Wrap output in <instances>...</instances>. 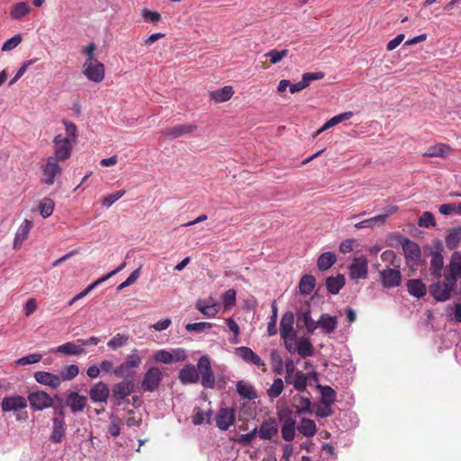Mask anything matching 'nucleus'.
Here are the masks:
<instances>
[{
  "label": "nucleus",
  "instance_id": "052dcab7",
  "mask_svg": "<svg viewBox=\"0 0 461 461\" xmlns=\"http://www.w3.org/2000/svg\"><path fill=\"white\" fill-rule=\"evenodd\" d=\"M418 225L422 228H429L436 225L434 215L430 212H425L419 218Z\"/></svg>",
  "mask_w": 461,
  "mask_h": 461
},
{
  "label": "nucleus",
  "instance_id": "774afa93",
  "mask_svg": "<svg viewBox=\"0 0 461 461\" xmlns=\"http://www.w3.org/2000/svg\"><path fill=\"white\" fill-rule=\"evenodd\" d=\"M212 326L210 322H194L188 323L185 325V330L188 331L203 332L206 330L211 329Z\"/></svg>",
  "mask_w": 461,
  "mask_h": 461
},
{
  "label": "nucleus",
  "instance_id": "603ef678",
  "mask_svg": "<svg viewBox=\"0 0 461 461\" xmlns=\"http://www.w3.org/2000/svg\"><path fill=\"white\" fill-rule=\"evenodd\" d=\"M78 366L73 364L65 366L64 369L60 372L59 376L61 377V381H71L78 375Z\"/></svg>",
  "mask_w": 461,
  "mask_h": 461
},
{
  "label": "nucleus",
  "instance_id": "49530a36",
  "mask_svg": "<svg viewBox=\"0 0 461 461\" xmlns=\"http://www.w3.org/2000/svg\"><path fill=\"white\" fill-rule=\"evenodd\" d=\"M308 384V375L303 371L297 370L294 373V387L298 392H303Z\"/></svg>",
  "mask_w": 461,
  "mask_h": 461
},
{
  "label": "nucleus",
  "instance_id": "473e14b6",
  "mask_svg": "<svg viewBox=\"0 0 461 461\" xmlns=\"http://www.w3.org/2000/svg\"><path fill=\"white\" fill-rule=\"evenodd\" d=\"M56 351L69 356H78L86 353L80 343L67 342L56 348Z\"/></svg>",
  "mask_w": 461,
  "mask_h": 461
},
{
  "label": "nucleus",
  "instance_id": "39448f33",
  "mask_svg": "<svg viewBox=\"0 0 461 461\" xmlns=\"http://www.w3.org/2000/svg\"><path fill=\"white\" fill-rule=\"evenodd\" d=\"M55 398H52L44 391H34L28 394V400L31 407L34 411H43L51 408Z\"/></svg>",
  "mask_w": 461,
  "mask_h": 461
},
{
  "label": "nucleus",
  "instance_id": "2f4dec72",
  "mask_svg": "<svg viewBox=\"0 0 461 461\" xmlns=\"http://www.w3.org/2000/svg\"><path fill=\"white\" fill-rule=\"evenodd\" d=\"M311 400L308 397L295 395L294 396L293 407L295 409V412L298 415L304 413H312L311 410Z\"/></svg>",
  "mask_w": 461,
  "mask_h": 461
},
{
  "label": "nucleus",
  "instance_id": "a878e982",
  "mask_svg": "<svg viewBox=\"0 0 461 461\" xmlns=\"http://www.w3.org/2000/svg\"><path fill=\"white\" fill-rule=\"evenodd\" d=\"M443 268V256L438 251L431 252L429 275L434 278H441Z\"/></svg>",
  "mask_w": 461,
  "mask_h": 461
},
{
  "label": "nucleus",
  "instance_id": "a211bd4d",
  "mask_svg": "<svg viewBox=\"0 0 461 461\" xmlns=\"http://www.w3.org/2000/svg\"><path fill=\"white\" fill-rule=\"evenodd\" d=\"M110 395V390L106 384L98 382L89 390V396L94 402H106Z\"/></svg>",
  "mask_w": 461,
  "mask_h": 461
},
{
  "label": "nucleus",
  "instance_id": "c9c22d12",
  "mask_svg": "<svg viewBox=\"0 0 461 461\" xmlns=\"http://www.w3.org/2000/svg\"><path fill=\"white\" fill-rule=\"evenodd\" d=\"M337 261V256L333 252H324L322 253L317 260L318 269L321 271L328 270Z\"/></svg>",
  "mask_w": 461,
  "mask_h": 461
},
{
  "label": "nucleus",
  "instance_id": "c03bdc74",
  "mask_svg": "<svg viewBox=\"0 0 461 461\" xmlns=\"http://www.w3.org/2000/svg\"><path fill=\"white\" fill-rule=\"evenodd\" d=\"M317 388L321 394V402L333 404L336 401V392L329 385L319 384Z\"/></svg>",
  "mask_w": 461,
  "mask_h": 461
},
{
  "label": "nucleus",
  "instance_id": "69168bd1",
  "mask_svg": "<svg viewBox=\"0 0 461 461\" xmlns=\"http://www.w3.org/2000/svg\"><path fill=\"white\" fill-rule=\"evenodd\" d=\"M288 54V50H272L268 51L266 56L270 58V62L272 64H276L279 61H281L285 57H286Z\"/></svg>",
  "mask_w": 461,
  "mask_h": 461
},
{
  "label": "nucleus",
  "instance_id": "7c9ffc66",
  "mask_svg": "<svg viewBox=\"0 0 461 461\" xmlns=\"http://www.w3.org/2000/svg\"><path fill=\"white\" fill-rule=\"evenodd\" d=\"M295 425H296V421H295L294 418L289 416L285 419L282 429H281V433H282V438L285 441H292L294 439V435H295Z\"/></svg>",
  "mask_w": 461,
  "mask_h": 461
},
{
  "label": "nucleus",
  "instance_id": "4c0bfd02",
  "mask_svg": "<svg viewBox=\"0 0 461 461\" xmlns=\"http://www.w3.org/2000/svg\"><path fill=\"white\" fill-rule=\"evenodd\" d=\"M446 271L449 272L456 280L461 276V255L459 252H454L452 254L450 262L446 267Z\"/></svg>",
  "mask_w": 461,
  "mask_h": 461
},
{
  "label": "nucleus",
  "instance_id": "0e129e2a",
  "mask_svg": "<svg viewBox=\"0 0 461 461\" xmlns=\"http://www.w3.org/2000/svg\"><path fill=\"white\" fill-rule=\"evenodd\" d=\"M153 357L156 361L161 362L163 364L173 363L171 352L165 350V349H160V350H158L157 352H155Z\"/></svg>",
  "mask_w": 461,
  "mask_h": 461
},
{
  "label": "nucleus",
  "instance_id": "c85d7f7f",
  "mask_svg": "<svg viewBox=\"0 0 461 461\" xmlns=\"http://www.w3.org/2000/svg\"><path fill=\"white\" fill-rule=\"evenodd\" d=\"M296 351L303 358L312 357L314 349L310 339L307 337L299 338L296 343Z\"/></svg>",
  "mask_w": 461,
  "mask_h": 461
},
{
  "label": "nucleus",
  "instance_id": "8fccbe9b",
  "mask_svg": "<svg viewBox=\"0 0 461 461\" xmlns=\"http://www.w3.org/2000/svg\"><path fill=\"white\" fill-rule=\"evenodd\" d=\"M129 341V336L122 333H118L109 339L107 346L112 349H117L122 346H125Z\"/></svg>",
  "mask_w": 461,
  "mask_h": 461
},
{
  "label": "nucleus",
  "instance_id": "4468645a",
  "mask_svg": "<svg viewBox=\"0 0 461 461\" xmlns=\"http://www.w3.org/2000/svg\"><path fill=\"white\" fill-rule=\"evenodd\" d=\"M235 410L233 408H221L216 416V425L221 430H227L235 421Z\"/></svg>",
  "mask_w": 461,
  "mask_h": 461
},
{
  "label": "nucleus",
  "instance_id": "6ab92c4d",
  "mask_svg": "<svg viewBox=\"0 0 461 461\" xmlns=\"http://www.w3.org/2000/svg\"><path fill=\"white\" fill-rule=\"evenodd\" d=\"M196 308L208 318L214 317L220 311V305L215 303L212 297L198 300L196 303Z\"/></svg>",
  "mask_w": 461,
  "mask_h": 461
},
{
  "label": "nucleus",
  "instance_id": "f8f14e48",
  "mask_svg": "<svg viewBox=\"0 0 461 461\" xmlns=\"http://www.w3.org/2000/svg\"><path fill=\"white\" fill-rule=\"evenodd\" d=\"M3 411H17L27 407V400L21 395L5 397L1 402Z\"/></svg>",
  "mask_w": 461,
  "mask_h": 461
},
{
  "label": "nucleus",
  "instance_id": "3c124183",
  "mask_svg": "<svg viewBox=\"0 0 461 461\" xmlns=\"http://www.w3.org/2000/svg\"><path fill=\"white\" fill-rule=\"evenodd\" d=\"M123 363L130 369L139 367L141 364V357L139 355V350L137 348H133Z\"/></svg>",
  "mask_w": 461,
  "mask_h": 461
},
{
  "label": "nucleus",
  "instance_id": "864d4df0",
  "mask_svg": "<svg viewBox=\"0 0 461 461\" xmlns=\"http://www.w3.org/2000/svg\"><path fill=\"white\" fill-rule=\"evenodd\" d=\"M272 316L267 323V332L269 336H274L277 333L276 320H277V306L276 302L272 303Z\"/></svg>",
  "mask_w": 461,
  "mask_h": 461
},
{
  "label": "nucleus",
  "instance_id": "e433bc0d",
  "mask_svg": "<svg viewBox=\"0 0 461 461\" xmlns=\"http://www.w3.org/2000/svg\"><path fill=\"white\" fill-rule=\"evenodd\" d=\"M352 117H353L352 112H345V113H339L338 115H335L332 118H330L329 121H327L323 124V126L318 130L316 134H320L322 131H326V130H328L344 121L351 119Z\"/></svg>",
  "mask_w": 461,
  "mask_h": 461
},
{
  "label": "nucleus",
  "instance_id": "dca6fc26",
  "mask_svg": "<svg viewBox=\"0 0 461 461\" xmlns=\"http://www.w3.org/2000/svg\"><path fill=\"white\" fill-rule=\"evenodd\" d=\"M51 422L52 428L50 435V440L55 444L61 443L66 435L67 424L61 418H52Z\"/></svg>",
  "mask_w": 461,
  "mask_h": 461
},
{
  "label": "nucleus",
  "instance_id": "de8ad7c7",
  "mask_svg": "<svg viewBox=\"0 0 461 461\" xmlns=\"http://www.w3.org/2000/svg\"><path fill=\"white\" fill-rule=\"evenodd\" d=\"M284 390V381L281 378L274 379L272 385L267 389V393L270 399L277 398Z\"/></svg>",
  "mask_w": 461,
  "mask_h": 461
},
{
  "label": "nucleus",
  "instance_id": "79ce46f5",
  "mask_svg": "<svg viewBox=\"0 0 461 461\" xmlns=\"http://www.w3.org/2000/svg\"><path fill=\"white\" fill-rule=\"evenodd\" d=\"M315 286V278L312 275H305L301 278L299 289L302 294H310Z\"/></svg>",
  "mask_w": 461,
  "mask_h": 461
},
{
  "label": "nucleus",
  "instance_id": "9b49d317",
  "mask_svg": "<svg viewBox=\"0 0 461 461\" xmlns=\"http://www.w3.org/2000/svg\"><path fill=\"white\" fill-rule=\"evenodd\" d=\"M87 404V398L79 394L77 392H69L65 399V405L68 407L73 413L83 411Z\"/></svg>",
  "mask_w": 461,
  "mask_h": 461
},
{
  "label": "nucleus",
  "instance_id": "6e6d98bb",
  "mask_svg": "<svg viewBox=\"0 0 461 461\" xmlns=\"http://www.w3.org/2000/svg\"><path fill=\"white\" fill-rule=\"evenodd\" d=\"M381 258L384 262L390 263L393 267L400 268L401 259L397 258L394 251L387 249L381 255Z\"/></svg>",
  "mask_w": 461,
  "mask_h": 461
},
{
  "label": "nucleus",
  "instance_id": "09e8293b",
  "mask_svg": "<svg viewBox=\"0 0 461 461\" xmlns=\"http://www.w3.org/2000/svg\"><path fill=\"white\" fill-rule=\"evenodd\" d=\"M386 219V215H376L375 217L364 220L355 224L357 229L372 228L376 223H384Z\"/></svg>",
  "mask_w": 461,
  "mask_h": 461
},
{
  "label": "nucleus",
  "instance_id": "9d476101",
  "mask_svg": "<svg viewBox=\"0 0 461 461\" xmlns=\"http://www.w3.org/2000/svg\"><path fill=\"white\" fill-rule=\"evenodd\" d=\"M368 263L366 257L355 258L349 266V275L352 279H365L367 276Z\"/></svg>",
  "mask_w": 461,
  "mask_h": 461
},
{
  "label": "nucleus",
  "instance_id": "423d86ee",
  "mask_svg": "<svg viewBox=\"0 0 461 461\" xmlns=\"http://www.w3.org/2000/svg\"><path fill=\"white\" fill-rule=\"evenodd\" d=\"M83 74L88 80L100 83L104 78V65L99 60L85 61L83 64Z\"/></svg>",
  "mask_w": 461,
  "mask_h": 461
},
{
  "label": "nucleus",
  "instance_id": "a18cd8bd",
  "mask_svg": "<svg viewBox=\"0 0 461 461\" xmlns=\"http://www.w3.org/2000/svg\"><path fill=\"white\" fill-rule=\"evenodd\" d=\"M298 321H302L304 324L307 332L311 334H312L318 328V321H314L312 319L311 312L309 310L298 317Z\"/></svg>",
  "mask_w": 461,
  "mask_h": 461
},
{
  "label": "nucleus",
  "instance_id": "5701e85b",
  "mask_svg": "<svg viewBox=\"0 0 461 461\" xmlns=\"http://www.w3.org/2000/svg\"><path fill=\"white\" fill-rule=\"evenodd\" d=\"M197 126L195 124H180L171 128L165 129L162 133L171 139H176L185 134H188L196 131Z\"/></svg>",
  "mask_w": 461,
  "mask_h": 461
},
{
  "label": "nucleus",
  "instance_id": "37998d69",
  "mask_svg": "<svg viewBox=\"0 0 461 461\" xmlns=\"http://www.w3.org/2000/svg\"><path fill=\"white\" fill-rule=\"evenodd\" d=\"M55 203L52 199L45 197L39 203V212L43 218L50 217L54 211Z\"/></svg>",
  "mask_w": 461,
  "mask_h": 461
},
{
  "label": "nucleus",
  "instance_id": "0eeeda50",
  "mask_svg": "<svg viewBox=\"0 0 461 461\" xmlns=\"http://www.w3.org/2000/svg\"><path fill=\"white\" fill-rule=\"evenodd\" d=\"M379 277L382 285L388 289L399 286L402 279L400 268L396 267H386L379 271Z\"/></svg>",
  "mask_w": 461,
  "mask_h": 461
},
{
  "label": "nucleus",
  "instance_id": "aec40b11",
  "mask_svg": "<svg viewBox=\"0 0 461 461\" xmlns=\"http://www.w3.org/2000/svg\"><path fill=\"white\" fill-rule=\"evenodd\" d=\"M33 226L32 221L25 219L16 230L14 239V249L21 248L23 242L28 239L29 233Z\"/></svg>",
  "mask_w": 461,
  "mask_h": 461
},
{
  "label": "nucleus",
  "instance_id": "cd10ccee",
  "mask_svg": "<svg viewBox=\"0 0 461 461\" xmlns=\"http://www.w3.org/2000/svg\"><path fill=\"white\" fill-rule=\"evenodd\" d=\"M338 325V319L335 316H330L327 313L321 315L318 320V327H321L327 334L333 332Z\"/></svg>",
  "mask_w": 461,
  "mask_h": 461
},
{
  "label": "nucleus",
  "instance_id": "4d7b16f0",
  "mask_svg": "<svg viewBox=\"0 0 461 461\" xmlns=\"http://www.w3.org/2000/svg\"><path fill=\"white\" fill-rule=\"evenodd\" d=\"M271 362L273 366V372L276 375H282L284 370L285 361H283L281 356L277 352H272Z\"/></svg>",
  "mask_w": 461,
  "mask_h": 461
},
{
  "label": "nucleus",
  "instance_id": "4be33fe9",
  "mask_svg": "<svg viewBox=\"0 0 461 461\" xmlns=\"http://www.w3.org/2000/svg\"><path fill=\"white\" fill-rule=\"evenodd\" d=\"M452 149L449 145L445 143H437L429 146L428 149L422 154L425 158H446L448 157Z\"/></svg>",
  "mask_w": 461,
  "mask_h": 461
},
{
  "label": "nucleus",
  "instance_id": "72a5a7b5",
  "mask_svg": "<svg viewBox=\"0 0 461 461\" xmlns=\"http://www.w3.org/2000/svg\"><path fill=\"white\" fill-rule=\"evenodd\" d=\"M237 393L243 399L253 400L257 395V392L254 387L248 382L239 381L236 384Z\"/></svg>",
  "mask_w": 461,
  "mask_h": 461
},
{
  "label": "nucleus",
  "instance_id": "1a4fd4ad",
  "mask_svg": "<svg viewBox=\"0 0 461 461\" xmlns=\"http://www.w3.org/2000/svg\"><path fill=\"white\" fill-rule=\"evenodd\" d=\"M134 391V383L132 380H123L113 387V397L116 400V404L121 405L122 402L125 400Z\"/></svg>",
  "mask_w": 461,
  "mask_h": 461
},
{
  "label": "nucleus",
  "instance_id": "c756f323",
  "mask_svg": "<svg viewBox=\"0 0 461 461\" xmlns=\"http://www.w3.org/2000/svg\"><path fill=\"white\" fill-rule=\"evenodd\" d=\"M209 95L211 99L214 100L216 103H223L232 97L234 95V90L232 86H226L215 91L210 92Z\"/></svg>",
  "mask_w": 461,
  "mask_h": 461
},
{
  "label": "nucleus",
  "instance_id": "f704fd0d",
  "mask_svg": "<svg viewBox=\"0 0 461 461\" xmlns=\"http://www.w3.org/2000/svg\"><path fill=\"white\" fill-rule=\"evenodd\" d=\"M345 285V277L343 275L339 274L336 276H330L326 279V287L327 290L332 294H339V290Z\"/></svg>",
  "mask_w": 461,
  "mask_h": 461
},
{
  "label": "nucleus",
  "instance_id": "412c9836",
  "mask_svg": "<svg viewBox=\"0 0 461 461\" xmlns=\"http://www.w3.org/2000/svg\"><path fill=\"white\" fill-rule=\"evenodd\" d=\"M294 316L290 311L285 312L280 321V336L285 338L288 336H296L294 329Z\"/></svg>",
  "mask_w": 461,
  "mask_h": 461
},
{
  "label": "nucleus",
  "instance_id": "393cba45",
  "mask_svg": "<svg viewBox=\"0 0 461 461\" xmlns=\"http://www.w3.org/2000/svg\"><path fill=\"white\" fill-rule=\"evenodd\" d=\"M180 382L184 384H195L199 380V373L194 366L185 365L178 374Z\"/></svg>",
  "mask_w": 461,
  "mask_h": 461
},
{
  "label": "nucleus",
  "instance_id": "680f3d73",
  "mask_svg": "<svg viewBox=\"0 0 461 461\" xmlns=\"http://www.w3.org/2000/svg\"><path fill=\"white\" fill-rule=\"evenodd\" d=\"M221 299L225 309L231 308L236 303L235 290L229 289L222 294Z\"/></svg>",
  "mask_w": 461,
  "mask_h": 461
},
{
  "label": "nucleus",
  "instance_id": "ea45409f",
  "mask_svg": "<svg viewBox=\"0 0 461 461\" xmlns=\"http://www.w3.org/2000/svg\"><path fill=\"white\" fill-rule=\"evenodd\" d=\"M31 11V7L26 2H20L14 5L11 11L10 16L14 20H21L24 16H26Z\"/></svg>",
  "mask_w": 461,
  "mask_h": 461
},
{
  "label": "nucleus",
  "instance_id": "7ed1b4c3",
  "mask_svg": "<svg viewBox=\"0 0 461 461\" xmlns=\"http://www.w3.org/2000/svg\"><path fill=\"white\" fill-rule=\"evenodd\" d=\"M73 142L61 134L56 135L53 139L54 156L51 157L57 158L59 161L68 159L71 157Z\"/></svg>",
  "mask_w": 461,
  "mask_h": 461
},
{
  "label": "nucleus",
  "instance_id": "bf43d9fd",
  "mask_svg": "<svg viewBox=\"0 0 461 461\" xmlns=\"http://www.w3.org/2000/svg\"><path fill=\"white\" fill-rule=\"evenodd\" d=\"M125 190H119L114 192L113 194H111L109 195H106L104 197L102 201V204L109 208L111 207L116 201H118L120 198H122L125 194Z\"/></svg>",
  "mask_w": 461,
  "mask_h": 461
},
{
  "label": "nucleus",
  "instance_id": "f03ea898",
  "mask_svg": "<svg viewBox=\"0 0 461 461\" xmlns=\"http://www.w3.org/2000/svg\"><path fill=\"white\" fill-rule=\"evenodd\" d=\"M197 371L201 375V384L204 388L212 389L215 386V376L211 367V362L208 356H203L197 363Z\"/></svg>",
  "mask_w": 461,
  "mask_h": 461
},
{
  "label": "nucleus",
  "instance_id": "58836bf2",
  "mask_svg": "<svg viewBox=\"0 0 461 461\" xmlns=\"http://www.w3.org/2000/svg\"><path fill=\"white\" fill-rule=\"evenodd\" d=\"M461 240V227H455L447 231L445 242L449 249H455Z\"/></svg>",
  "mask_w": 461,
  "mask_h": 461
},
{
  "label": "nucleus",
  "instance_id": "bb28decb",
  "mask_svg": "<svg viewBox=\"0 0 461 461\" xmlns=\"http://www.w3.org/2000/svg\"><path fill=\"white\" fill-rule=\"evenodd\" d=\"M407 291L410 294L420 298L427 293V287L420 279H410L406 282Z\"/></svg>",
  "mask_w": 461,
  "mask_h": 461
},
{
  "label": "nucleus",
  "instance_id": "f257e3e1",
  "mask_svg": "<svg viewBox=\"0 0 461 461\" xmlns=\"http://www.w3.org/2000/svg\"><path fill=\"white\" fill-rule=\"evenodd\" d=\"M437 283L429 285V292L431 295L439 302L447 301L450 298L451 292L456 286V280L449 273L445 272L444 278H437Z\"/></svg>",
  "mask_w": 461,
  "mask_h": 461
},
{
  "label": "nucleus",
  "instance_id": "6e6552de",
  "mask_svg": "<svg viewBox=\"0 0 461 461\" xmlns=\"http://www.w3.org/2000/svg\"><path fill=\"white\" fill-rule=\"evenodd\" d=\"M162 373L158 367H150L144 374L141 387L146 392L157 390L162 381Z\"/></svg>",
  "mask_w": 461,
  "mask_h": 461
},
{
  "label": "nucleus",
  "instance_id": "5fc2aeb1",
  "mask_svg": "<svg viewBox=\"0 0 461 461\" xmlns=\"http://www.w3.org/2000/svg\"><path fill=\"white\" fill-rule=\"evenodd\" d=\"M194 414L193 415V423L194 425H201L203 424L205 420H207V422H210V419H211V415H212V411L210 410L208 412H203L201 408H196L194 410Z\"/></svg>",
  "mask_w": 461,
  "mask_h": 461
},
{
  "label": "nucleus",
  "instance_id": "ddd939ff",
  "mask_svg": "<svg viewBox=\"0 0 461 461\" xmlns=\"http://www.w3.org/2000/svg\"><path fill=\"white\" fill-rule=\"evenodd\" d=\"M236 351L237 355L244 361L260 367L264 373L267 372L266 364L260 358V357L258 354H256L250 348L243 346L238 348Z\"/></svg>",
  "mask_w": 461,
  "mask_h": 461
},
{
  "label": "nucleus",
  "instance_id": "f3484780",
  "mask_svg": "<svg viewBox=\"0 0 461 461\" xmlns=\"http://www.w3.org/2000/svg\"><path fill=\"white\" fill-rule=\"evenodd\" d=\"M34 379L39 384L49 386L52 389H57L59 387L62 382L59 375L45 371L35 372Z\"/></svg>",
  "mask_w": 461,
  "mask_h": 461
},
{
  "label": "nucleus",
  "instance_id": "338daca9",
  "mask_svg": "<svg viewBox=\"0 0 461 461\" xmlns=\"http://www.w3.org/2000/svg\"><path fill=\"white\" fill-rule=\"evenodd\" d=\"M63 124L65 126L66 131V136L64 138H67L72 141L75 142L77 138V126L74 122L64 120Z\"/></svg>",
  "mask_w": 461,
  "mask_h": 461
},
{
  "label": "nucleus",
  "instance_id": "20e7f679",
  "mask_svg": "<svg viewBox=\"0 0 461 461\" xmlns=\"http://www.w3.org/2000/svg\"><path fill=\"white\" fill-rule=\"evenodd\" d=\"M57 158L49 157L46 163L41 166L42 178L41 183L47 185H52L58 176L61 175V167Z\"/></svg>",
  "mask_w": 461,
  "mask_h": 461
},
{
  "label": "nucleus",
  "instance_id": "a19ab883",
  "mask_svg": "<svg viewBox=\"0 0 461 461\" xmlns=\"http://www.w3.org/2000/svg\"><path fill=\"white\" fill-rule=\"evenodd\" d=\"M298 430L304 437H312L317 431L316 424L312 420L303 418L301 424L298 427Z\"/></svg>",
  "mask_w": 461,
  "mask_h": 461
},
{
  "label": "nucleus",
  "instance_id": "2eb2a0df",
  "mask_svg": "<svg viewBox=\"0 0 461 461\" xmlns=\"http://www.w3.org/2000/svg\"><path fill=\"white\" fill-rule=\"evenodd\" d=\"M402 247L408 264H415L420 259L421 252L417 243L409 239H404Z\"/></svg>",
  "mask_w": 461,
  "mask_h": 461
},
{
  "label": "nucleus",
  "instance_id": "e2e57ef3",
  "mask_svg": "<svg viewBox=\"0 0 461 461\" xmlns=\"http://www.w3.org/2000/svg\"><path fill=\"white\" fill-rule=\"evenodd\" d=\"M41 358H42V356L41 354H38V353L30 354L28 356L19 358L16 361V365L26 366V365L35 364V363L40 362L41 360Z\"/></svg>",
  "mask_w": 461,
  "mask_h": 461
},
{
  "label": "nucleus",
  "instance_id": "b1692460",
  "mask_svg": "<svg viewBox=\"0 0 461 461\" xmlns=\"http://www.w3.org/2000/svg\"><path fill=\"white\" fill-rule=\"evenodd\" d=\"M278 426L275 419H268L262 422L258 434L262 439H271L277 434Z\"/></svg>",
  "mask_w": 461,
  "mask_h": 461
},
{
  "label": "nucleus",
  "instance_id": "13d9d810",
  "mask_svg": "<svg viewBox=\"0 0 461 461\" xmlns=\"http://www.w3.org/2000/svg\"><path fill=\"white\" fill-rule=\"evenodd\" d=\"M330 403L321 402L317 404L315 414L321 418H327L332 415L333 411Z\"/></svg>",
  "mask_w": 461,
  "mask_h": 461
}]
</instances>
